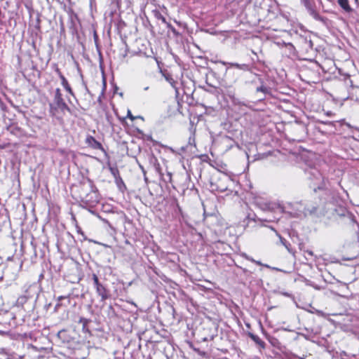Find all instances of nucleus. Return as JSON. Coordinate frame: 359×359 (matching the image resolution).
<instances>
[{
  "label": "nucleus",
  "instance_id": "obj_17",
  "mask_svg": "<svg viewBox=\"0 0 359 359\" xmlns=\"http://www.w3.org/2000/svg\"><path fill=\"white\" fill-rule=\"evenodd\" d=\"M3 278H4V271H3L1 266H0V281L3 279Z\"/></svg>",
  "mask_w": 359,
  "mask_h": 359
},
{
  "label": "nucleus",
  "instance_id": "obj_20",
  "mask_svg": "<svg viewBox=\"0 0 359 359\" xmlns=\"http://www.w3.org/2000/svg\"><path fill=\"white\" fill-rule=\"evenodd\" d=\"M280 240H281V242L283 243V244L286 248H287V245H286V243H287V242H286L285 239L280 238Z\"/></svg>",
  "mask_w": 359,
  "mask_h": 359
},
{
  "label": "nucleus",
  "instance_id": "obj_2",
  "mask_svg": "<svg viewBox=\"0 0 359 359\" xmlns=\"http://www.w3.org/2000/svg\"><path fill=\"white\" fill-rule=\"evenodd\" d=\"M66 111L72 113L71 109L63 99L61 90L57 88L55 90L53 102L50 104V114L57 120L62 121Z\"/></svg>",
  "mask_w": 359,
  "mask_h": 359
},
{
  "label": "nucleus",
  "instance_id": "obj_16",
  "mask_svg": "<svg viewBox=\"0 0 359 359\" xmlns=\"http://www.w3.org/2000/svg\"><path fill=\"white\" fill-rule=\"evenodd\" d=\"M287 24V20L283 17V30H285Z\"/></svg>",
  "mask_w": 359,
  "mask_h": 359
},
{
  "label": "nucleus",
  "instance_id": "obj_3",
  "mask_svg": "<svg viewBox=\"0 0 359 359\" xmlns=\"http://www.w3.org/2000/svg\"><path fill=\"white\" fill-rule=\"evenodd\" d=\"M311 16L317 21L324 22L325 19L319 13L314 0H300Z\"/></svg>",
  "mask_w": 359,
  "mask_h": 359
},
{
  "label": "nucleus",
  "instance_id": "obj_26",
  "mask_svg": "<svg viewBox=\"0 0 359 359\" xmlns=\"http://www.w3.org/2000/svg\"><path fill=\"white\" fill-rule=\"evenodd\" d=\"M310 255H313L312 252H308Z\"/></svg>",
  "mask_w": 359,
  "mask_h": 359
},
{
  "label": "nucleus",
  "instance_id": "obj_15",
  "mask_svg": "<svg viewBox=\"0 0 359 359\" xmlns=\"http://www.w3.org/2000/svg\"><path fill=\"white\" fill-rule=\"evenodd\" d=\"M157 18L158 20H161L163 22L165 23L166 22V20L165 18V17H163L161 14L158 13V15H157Z\"/></svg>",
  "mask_w": 359,
  "mask_h": 359
},
{
  "label": "nucleus",
  "instance_id": "obj_18",
  "mask_svg": "<svg viewBox=\"0 0 359 359\" xmlns=\"http://www.w3.org/2000/svg\"><path fill=\"white\" fill-rule=\"evenodd\" d=\"M168 182L172 184V173L171 172H168Z\"/></svg>",
  "mask_w": 359,
  "mask_h": 359
},
{
  "label": "nucleus",
  "instance_id": "obj_8",
  "mask_svg": "<svg viewBox=\"0 0 359 359\" xmlns=\"http://www.w3.org/2000/svg\"><path fill=\"white\" fill-rule=\"evenodd\" d=\"M337 3L340 7L346 13L352 12L353 9L349 5L348 0H337Z\"/></svg>",
  "mask_w": 359,
  "mask_h": 359
},
{
  "label": "nucleus",
  "instance_id": "obj_24",
  "mask_svg": "<svg viewBox=\"0 0 359 359\" xmlns=\"http://www.w3.org/2000/svg\"><path fill=\"white\" fill-rule=\"evenodd\" d=\"M218 181L222 182V179H219Z\"/></svg>",
  "mask_w": 359,
  "mask_h": 359
},
{
  "label": "nucleus",
  "instance_id": "obj_25",
  "mask_svg": "<svg viewBox=\"0 0 359 359\" xmlns=\"http://www.w3.org/2000/svg\"><path fill=\"white\" fill-rule=\"evenodd\" d=\"M355 100H359V97H355Z\"/></svg>",
  "mask_w": 359,
  "mask_h": 359
},
{
  "label": "nucleus",
  "instance_id": "obj_9",
  "mask_svg": "<svg viewBox=\"0 0 359 359\" xmlns=\"http://www.w3.org/2000/svg\"><path fill=\"white\" fill-rule=\"evenodd\" d=\"M248 336L250 337V339L255 342L256 343L257 345H259L260 347L262 348H265V342L264 341H262L258 336L251 333V332H249L248 333Z\"/></svg>",
  "mask_w": 359,
  "mask_h": 359
},
{
  "label": "nucleus",
  "instance_id": "obj_19",
  "mask_svg": "<svg viewBox=\"0 0 359 359\" xmlns=\"http://www.w3.org/2000/svg\"><path fill=\"white\" fill-rule=\"evenodd\" d=\"M352 90L354 91L355 94H359V88H352Z\"/></svg>",
  "mask_w": 359,
  "mask_h": 359
},
{
  "label": "nucleus",
  "instance_id": "obj_4",
  "mask_svg": "<svg viewBox=\"0 0 359 359\" xmlns=\"http://www.w3.org/2000/svg\"><path fill=\"white\" fill-rule=\"evenodd\" d=\"M92 278L96 292L101 297V301L104 302L109 299L111 296L109 290L100 282L97 276L95 273H93Z\"/></svg>",
  "mask_w": 359,
  "mask_h": 359
},
{
  "label": "nucleus",
  "instance_id": "obj_6",
  "mask_svg": "<svg viewBox=\"0 0 359 359\" xmlns=\"http://www.w3.org/2000/svg\"><path fill=\"white\" fill-rule=\"evenodd\" d=\"M60 80H61V84L62 86L64 87V88L72 96H75L74 95V93L72 88V87L70 86L68 81L67 80V79L65 78V76H62V77L60 78Z\"/></svg>",
  "mask_w": 359,
  "mask_h": 359
},
{
  "label": "nucleus",
  "instance_id": "obj_23",
  "mask_svg": "<svg viewBox=\"0 0 359 359\" xmlns=\"http://www.w3.org/2000/svg\"><path fill=\"white\" fill-rule=\"evenodd\" d=\"M350 98H351V100H353V99H354V97H353V95H350Z\"/></svg>",
  "mask_w": 359,
  "mask_h": 359
},
{
  "label": "nucleus",
  "instance_id": "obj_14",
  "mask_svg": "<svg viewBox=\"0 0 359 359\" xmlns=\"http://www.w3.org/2000/svg\"><path fill=\"white\" fill-rule=\"evenodd\" d=\"M55 66H56V67H55V71L56 74L58 75L59 78H60L62 76H64L63 74L62 73L60 69L57 67V65H55Z\"/></svg>",
  "mask_w": 359,
  "mask_h": 359
},
{
  "label": "nucleus",
  "instance_id": "obj_7",
  "mask_svg": "<svg viewBox=\"0 0 359 359\" xmlns=\"http://www.w3.org/2000/svg\"><path fill=\"white\" fill-rule=\"evenodd\" d=\"M126 118L130 119L132 121H134L136 119H141L142 121L144 120V118L142 116H134V115H133V114H132V112H131V111L130 109H128V111H127L126 117L119 118V120H120V121H121V123L122 124H124Z\"/></svg>",
  "mask_w": 359,
  "mask_h": 359
},
{
  "label": "nucleus",
  "instance_id": "obj_1",
  "mask_svg": "<svg viewBox=\"0 0 359 359\" xmlns=\"http://www.w3.org/2000/svg\"><path fill=\"white\" fill-rule=\"evenodd\" d=\"M71 194L76 200L90 206L95 205L100 201L98 191L93 181L87 177H83L72 186Z\"/></svg>",
  "mask_w": 359,
  "mask_h": 359
},
{
  "label": "nucleus",
  "instance_id": "obj_22",
  "mask_svg": "<svg viewBox=\"0 0 359 359\" xmlns=\"http://www.w3.org/2000/svg\"><path fill=\"white\" fill-rule=\"evenodd\" d=\"M65 298H66V297H64V296H60V297H58V299H59V300H62V299H65Z\"/></svg>",
  "mask_w": 359,
  "mask_h": 359
},
{
  "label": "nucleus",
  "instance_id": "obj_11",
  "mask_svg": "<svg viewBox=\"0 0 359 359\" xmlns=\"http://www.w3.org/2000/svg\"><path fill=\"white\" fill-rule=\"evenodd\" d=\"M90 320L89 319H87L86 318H83V317L80 318L79 323L82 324L83 330H88L87 327H88V325L90 323Z\"/></svg>",
  "mask_w": 359,
  "mask_h": 359
},
{
  "label": "nucleus",
  "instance_id": "obj_10",
  "mask_svg": "<svg viewBox=\"0 0 359 359\" xmlns=\"http://www.w3.org/2000/svg\"><path fill=\"white\" fill-rule=\"evenodd\" d=\"M165 80L171 85V86L172 88H174L176 90V92L177 93V81H175L172 76L169 74H165Z\"/></svg>",
  "mask_w": 359,
  "mask_h": 359
},
{
  "label": "nucleus",
  "instance_id": "obj_5",
  "mask_svg": "<svg viewBox=\"0 0 359 359\" xmlns=\"http://www.w3.org/2000/svg\"><path fill=\"white\" fill-rule=\"evenodd\" d=\"M86 143L88 144V147L93 148V149L103 150V147L102 144L91 135H88L86 137Z\"/></svg>",
  "mask_w": 359,
  "mask_h": 359
},
{
  "label": "nucleus",
  "instance_id": "obj_13",
  "mask_svg": "<svg viewBox=\"0 0 359 359\" xmlns=\"http://www.w3.org/2000/svg\"><path fill=\"white\" fill-rule=\"evenodd\" d=\"M217 190L219 192H224L228 189V186L224 183H222V184H216Z\"/></svg>",
  "mask_w": 359,
  "mask_h": 359
},
{
  "label": "nucleus",
  "instance_id": "obj_12",
  "mask_svg": "<svg viewBox=\"0 0 359 359\" xmlns=\"http://www.w3.org/2000/svg\"><path fill=\"white\" fill-rule=\"evenodd\" d=\"M257 92H262L264 95L270 94V88L266 87V86H264V85H262L261 86L257 87Z\"/></svg>",
  "mask_w": 359,
  "mask_h": 359
},
{
  "label": "nucleus",
  "instance_id": "obj_21",
  "mask_svg": "<svg viewBox=\"0 0 359 359\" xmlns=\"http://www.w3.org/2000/svg\"><path fill=\"white\" fill-rule=\"evenodd\" d=\"M1 17H3V16H2V12H1V10L0 9V24H1V25L2 24Z\"/></svg>",
  "mask_w": 359,
  "mask_h": 359
}]
</instances>
